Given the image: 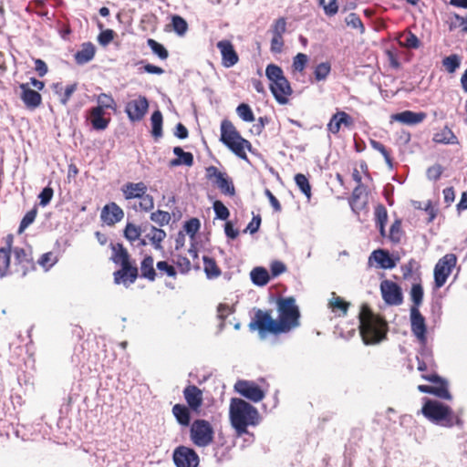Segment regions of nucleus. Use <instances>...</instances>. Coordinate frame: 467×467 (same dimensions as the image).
<instances>
[{"label":"nucleus","mask_w":467,"mask_h":467,"mask_svg":"<svg viewBox=\"0 0 467 467\" xmlns=\"http://www.w3.org/2000/svg\"><path fill=\"white\" fill-rule=\"evenodd\" d=\"M265 76L270 81L269 88L275 100L282 105L287 104L293 89L283 69L275 64H269L265 68Z\"/></svg>","instance_id":"obj_7"},{"label":"nucleus","mask_w":467,"mask_h":467,"mask_svg":"<svg viewBox=\"0 0 467 467\" xmlns=\"http://www.w3.org/2000/svg\"><path fill=\"white\" fill-rule=\"evenodd\" d=\"M359 333L364 344L375 345L387 337L389 330L387 321L375 314L368 304H363L358 314Z\"/></svg>","instance_id":"obj_2"},{"label":"nucleus","mask_w":467,"mask_h":467,"mask_svg":"<svg viewBox=\"0 0 467 467\" xmlns=\"http://www.w3.org/2000/svg\"><path fill=\"white\" fill-rule=\"evenodd\" d=\"M342 126L347 129L352 128L354 126V119L347 112L338 110L332 115L327 127L329 132L337 135L340 131Z\"/></svg>","instance_id":"obj_21"},{"label":"nucleus","mask_w":467,"mask_h":467,"mask_svg":"<svg viewBox=\"0 0 467 467\" xmlns=\"http://www.w3.org/2000/svg\"><path fill=\"white\" fill-rule=\"evenodd\" d=\"M171 26L173 30L179 36H183L188 30V24L186 20L178 15H174L171 17Z\"/></svg>","instance_id":"obj_47"},{"label":"nucleus","mask_w":467,"mask_h":467,"mask_svg":"<svg viewBox=\"0 0 467 467\" xmlns=\"http://www.w3.org/2000/svg\"><path fill=\"white\" fill-rule=\"evenodd\" d=\"M236 113L245 122H253L254 120V115L252 109L246 103L239 104L236 108Z\"/></svg>","instance_id":"obj_48"},{"label":"nucleus","mask_w":467,"mask_h":467,"mask_svg":"<svg viewBox=\"0 0 467 467\" xmlns=\"http://www.w3.org/2000/svg\"><path fill=\"white\" fill-rule=\"evenodd\" d=\"M250 277L252 282L258 286H264L267 285L270 280V275L268 271L262 266L254 267L250 273Z\"/></svg>","instance_id":"obj_36"},{"label":"nucleus","mask_w":467,"mask_h":467,"mask_svg":"<svg viewBox=\"0 0 467 467\" xmlns=\"http://www.w3.org/2000/svg\"><path fill=\"white\" fill-rule=\"evenodd\" d=\"M173 153L177 158L172 159L170 161L171 167H176L185 165L191 167L193 165V155L191 152L184 151L181 147L177 146L173 148Z\"/></svg>","instance_id":"obj_27"},{"label":"nucleus","mask_w":467,"mask_h":467,"mask_svg":"<svg viewBox=\"0 0 467 467\" xmlns=\"http://www.w3.org/2000/svg\"><path fill=\"white\" fill-rule=\"evenodd\" d=\"M37 214V209L33 208L30 211H28L25 216L22 218L20 222V225L18 228V233H23L36 219Z\"/></svg>","instance_id":"obj_56"},{"label":"nucleus","mask_w":467,"mask_h":467,"mask_svg":"<svg viewBox=\"0 0 467 467\" xmlns=\"http://www.w3.org/2000/svg\"><path fill=\"white\" fill-rule=\"evenodd\" d=\"M373 258L375 262H377L381 268L384 269H391L395 266L394 260L389 256V254L388 251L379 249L374 251L371 254V256L369 259Z\"/></svg>","instance_id":"obj_33"},{"label":"nucleus","mask_w":467,"mask_h":467,"mask_svg":"<svg viewBox=\"0 0 467 467\" xmlns=\"http://www.w3.org/2000/svg\"><path fill=\"white\" fill-rule=\"evenodd\" d=\"M369 143L374 150L379 151L383 155L386 162L391 165L392 158L390 156V152L387 150V148L381 142L376 140H370Z\"/></svg>","instance_id":"obj_58"},{"label":"nucleus","mask_w":467,"mask_h":467,"mask_svg":"<svg viewBox=\"0 0 467 467\" xmlns=\"http://www.w3.org/2000/svg\"><path fill=\"white\" fill-rule=\"evenodd\" d=\"M13 234H7L5 238V245L0 248V276H5L11 272V248L13 245Z\"/></svg>","instance_id":"obj_24"},{"label":"nucleus","mask_w":467,"mask_h":467,"mask_svg":"<svg viewBox=\"0 0 467 467\" xmlns=\"http://www.w3.org/2000/svg\"><path fill=\"white\" fill-rule=\"evenodd\" d=\"M172 458L176 467H198L200 462L197 452L183 445L174 450Z\"/></svg>","instance_id":"obj_13"},{"label":"nucleus","mask_w":467,"mask_h":467,"mask_svg":"<svg viewBox=\"0 0 467 467\" xmlns=\"http://www.w3.org/2000/svg\"><path fill=\"white\" fill-rule=\"evenodd\" d=\"M112 250L111 261L120 268L113 273L114 283L128 286L135 283L139 277V269L136 261L133 260L129 251L120 243L110 244Z\"/></svg>","instance_id":"obj_4"},{"label":"nucleus","mask_w":467,"mask_h":467,"mask_svg":"<svg viewBox=\"0 0 467 467\" xmlns=\"http://www.w3.org/2000/svg\"><path fill=\"white\" fill-rule=\"evenodd\" d=\"M175 264L182 274H186L191 270V262L185 256L178 255Z\"/></svg>","instance_id":"obj_64"},{"label":"nucleus","mask_w":467,"mask_h":467,"mask_svg":"<svg viewBox=\"0 0 467 467\" xmlns=\"http://www.w3.org/2000/svg\"><path fill=\"white\" fill-rule=\"evenodd\" d=\"M183 396L189 408L194 412H199L203 402L202 390L195 385H188L183 389Z\"/></svg>","instance_id":"obj_23"},{"label":"nucleus","mask_w":467,"mask_h":467,"mask_svg":"<svg viewBox=\"0 0 467 467\" xmlns=\"http://www.w3.org/2000/svg\"><path fill=\"white\" fill-rule=\"evenodd\" d=\"M278 317L274 319L272 310L257 309L250 321L248 327L257 331L261 338L267 335L279 336L286 334L300 326V310L293 296L278 297L276 299Z\"/></svg>","instance_id":"obj_1"},{"label":"nucleus","mask_w":467,"mask_h":467,"mask_svg":"<svg viewBox=\"0 0 467 467\" xmlns=\"http://www.w3.org/2000/svg\"><path fill=\"white\" fill-rule=\"evenodd\" d=\"M295 182L303 194L309 200L311 198V185L305 174L297 173L295 175Z\"/></svg>","instance_id":"obj_40"},{"label":"nucleus","mask_w":467,"mask_h":467,"mask_svg":"<svg viewBox=\"0 0 467 467\" xmlns=\"http://www.w3.org/2000/svg\"><path fill=\"white\" fill-rule=\"evenodd\" d=\"M319 5L327 16H334L338 12L337 0H319Z\"/></svg>","instance_id":"obj_55"},{"label":"nucleus","mask_w":467,"mask_h":467,"mask_svg":"<svg viewBox=\"0 0 467 467\" xmlns=\"http://www.w3.org/2000/svg\"><path fill=\"white\" fill-rule=\"evenodd\" d=\"M21 90L19 98L28 110H35L42 104L41 94L30 88L29 83L19 84Z\"/></svg>","instance_id":"obj_19"},{"label":"nucleus","mask_w":467,"mask_h":467,"mask_svg":"<svg viewBox=\"0 0 467 467\" xmlns=\"http://www.w3.org/2000/svg\"><path fill=\"white\" fill-rule=\"evenodd\" d=\"M150 122L152 127V136L160 138L162 136V114L160 110H156L151 114Z\"/></svg>","instance_id":"obj_39"},{"label":"nucleus","mask_w":467,"mask_h":467,"mask_svg":"<svg viewBox=\"0 0 467 467\" xmlns=\"http://www.w3.org/2000/svg\"><path fill=\"white\" fill-rule=\"evenodd\" d=\"M410 299L413 303L411 307H416L419 309V306L421 305L423 301V288L422 285L418 284H413L410 289Z\"/></svg>","instance_id":"obj_42"},{"label":"nucleus","mask_w":467,"mask_h":467,"mask_svg":"<svg viewBox=\"0 0 467 467\" xmlns=\"http://www.w3.org/2000/svg\"><path fill=\"white\" fill-rule=\"evenodd\" d=\"M286 30V21L285 18L280 17L276 19L272 26V31L274 36H282Z\"/></svg>","instance_id":"obj_63"},{"label":"nucleus","mask_w":467,"mask_h":467,"mask_svg":"<svg viewBox=\"0 0 467 467\" xmlns=\"http://www.w3.org/2000/svg\"><path fill=\"white\" fill-rule=\"evenodd\" d=\"M461 65V57L452 54L442 59V66L448 73H454Z\"/></svg>","instance_id":"obj_43"},{"label":"nucleus","mask_w":467,"mask_h":467,"mask_svg":"<svg viewBox=\"0 0 467 467\" xmlns=\"http://www.w3.org/2000/svg\"><path fill=\"white\" fill-rule=\"evenodd\" d=\"M213 210H214V213L216 214V217L221 219V220H227L229 215H230V212L228 210V208L221 202V201H215L213 202Z\"/></svg>","instance_id":"obj_59"},{"label":"nucleus","mask_w":467,"mask_h":467,"mask_svg":"<svg viewBox=\"0 0 467 467\" xmlns=\"http://www.w3.org/2000/svg\"><path fill=\"white\" fill-rule=\"evenodd\" d=\"M346 24L352 27L358 29L360 34H363L365 32V26L363 25V22L361 21L358 15L356 13H350L346 18H345Z\"/></svg>","instance_id":"obj_54"},{"label":"nucleus","mask_w":467,"mask_h":467,"mask_svg":"<svg viewBox=\"0 0 467 467\" xmlns=\"http://www.w3.org/2000/svg\"><path fill=\"white\" fill-rule=\"evenodd\" d=\"M380 292L384 302L389 306H400L403 302V295L400 286L390 280H383L380 283Z\"/></svg>","instance_id":"obj_14"},{"label":"nucleus","mask_w":467,"mask_h":467,"mask_svg":"<svg viewBox=\"0 0 467 467\" xmlns=\"http://www.w3.org/2000/svg\"><path fill=\"white\" fill-rule=\"evenodd\" d=\"M153 257L151 255H145L140 262V275L141 278L147 279L150 282H153L156 279L157 273L153 266Z\"/></svg>","instance_id":"obj_30"},{"label":"nucleus","mask_w":467,"mask_h":467,"mask_svg":"<svg viewBox=\"0 0 467 467\" xmlns=\"http://www.w3.org/2000/svg\"><path fill=\"white\" fill-rule=\"evenodd\" d=\"M106 115V110L101 109L100 107H92L88 110V119L90 121V124L94 130H104L108 128L111 120L110 116Z\"/></svg>","instance_id":"obj_22"},{"label":"nucleus","mask_w":467,"mask_h":467,"mask_svg":"<svg viewBox=\"0 0 467 467\" xmlns=\"http://www.w3.org/2000/svg\"><path fill=\"white\" fill-rule=\"evenodd\" d=\"M171 219V214L168 212L162 210H157L150 214V220L157 223L159 226L167 225Z\"/></svg>","instance_id":"obj_49"},{"label":"nucleus","mask_w":467,"mask_h":467,"mask_svg":"<svg viewBox=\"0 0 467 467\" xmlns=\"http://www.w3.org/2000/svg\"><path fill=\"white\" fill-rule=\"evenodd\" d=\"M96 53L95 46L91 42L83 43L80 50L75 54L77 64L83 65L93 59Z\"/></svg>","instance_id":"obj_29"},{"label":"nucleus","mask_w":467,"mask_h":467,"mask_svg":"<svg viewBox=\"0 0 467 467\" xmlns=\"http://www.w3.org/2000/svg\"><path fill=\"white\" fill-rule=\"evenodd\" d=\"M205 177L211 181L220 192L230 197H234L236 193L235 187L232 178L223 171H219L215 166H209L205 168Z\"/></svg>","instance_id":"obj_10"},{"label":"nucleus","mask_w":467,"mask_h":467,"mask_svg":"<svg viewBox=\"0 0 467 467\" xmlns=\"http://www.w3.org/2000/svg\"><path fill=\"white\" fill-rule=\"evenodd\" d=\"M329 307L333 312L339 310L341 311L342 315L345 316L348 310L349 303L344 301L340 296H335L330 300Z\"/></svg>","instance_id":"obj_53"},{"label":"nucleus","mask_w":467,"mask_h":467,"mask_svg":"<svg viewBox=\"0 0 467 467\" xmlns=\"http://www.w3.org/2000/svg\"><path fill=\"white\" fill-rule=\"evenodd\" d=\"M433 140L437 143H442V144L458 143L457 137L447 127H444L441 131L435 133L433 136Z\"/></svg>","instance_id":"obj_38"},{"label":"nucleus","mask_w":467,"mask_h":467,"mask_svg":"<svg viewBox=\"0 0 467 467\" xmlns=\"http://www.w3.org/2000/svg\"><path fill=\"white\" fill-rule=\"evenodd\" d=\"M457 264V256L454 254H446L434 267V284L436 288L443 286Z\"/></svg>","instance_id":"obj_12"},{"label":"nucleus","mask_w":467,"mask_h":467,"mask_svg":"<svg viewBox=\"0 0 467 467\" xmlns=\"http://www.w3.org/2000/svg\"><path fill=\"white\" fill-rule=\"evenodd\" d=\"M124 237L129 240L130 243H133L140 239L141 234L140 227L131 223H128L124 228Z\"/></svg>","instance_id":"obj_44"},{"label":"nucleus","mask_w":467,"mask_h":467,"mask_svg":"<svg viewBox=\"0 0 467 467\" xmlns=\"http://www.w3.org/2000/svg\"><path fill=\"white\" fill-rule=\"evenodd\" d=\"M426 118L425 112H413L411 110H405L400 113L393 114L391 119L393 120L401 122L407 125H415L422 122Z\"/></svg>","instance_id":"obj_26"},{"label":"nucleus","mask_w":467,"mask_h":467,"mask_svg":"<svg viewBox=\"0 0 467 467\" xmlns=\"http://www.w3.org/2000/svg\"><path fill=\"white\" fill-rule=\"evenodd\" d=\"M410 328L418 341L421 345H425L427 343V326L425 317L416 307H410Z\"/></svg>","instance_id":"obj_16"},{"label":"nucleus","mask_w":467,"mask_h":467,"mask_svg":"<svg viewBox=\"0 0 467 467\" xmlns=\"http://www.w3.org/2000/svg\"><path fill=\"white\" fill-rule=\"evenodd\" d=\"M375 215H376V221H377V224L379 225L380 234L382 235H384L385 223H387V220H388V213H387L386 208L383 205L378 206L376 209V212H375Z\"/></svg>","instance_id":"obj_52"},{"label":"nucleus","mask_w":467,"mask_h":467,"mask_svg":"<svg viewBox=\"0 0 467 467\" xmlns=\"http://www.w3.org/2000/svg\"><path fill=\"white\" fill-rule=\"evenodd\" d=\"M153 247L157 250L161 249V243L166 238V233L161 228L150 226L149 233L145 236Z\"/></svg>","instance_id":"obj_34"},{"label":"nucleus","mask_w":467,"mask_h":467,"mask_svg":"<svg viewBox=\"0 0 467 467\" xmlns=\"http://www.w3.org/2000/svg\"><path fill=\"white\" fill-rule=\"evenodd\" d=\"M202 260L203 271L209 279L217 278L221 275L222 271L218 266L215 259L209 256H203Z\"/></svg>","instance_id":"obj_37"},{"label":"nucleus","mask_w":467,"mask_h":467,"mask_svg":"<svg viewBox=\"0 0 467 467\" xmlns=\"http://www.w3.org/2000/svg\"><path fill=\"white\" fill-rule=\"evenodd\" d=\"M51 88L54 94L58 98L59 102L66 106L73 93L77 90L78 84L73 83L65 87L62 82H57L53 83Z\"/></svg>","instance_id":"obj_25"},{"label":"nucleus","mask_w":467,"mask_h":467,"mask_svg":"<svg viewBox=\"0 0 467 467\" xmlns=\"http://www.w3.org/2000/svg\"><path fill=\"white\" fill-rule=\"evenodd\" d=\"M229 418L231 425L238 437L247 434L249 426H257L261 421V416L257 409L239 398L231 399Z\"/></svg>","instance_id":"obj_3"},{"label":"nucleus","mask_w":467,"mask_h":467,"mask_svg":"<svg viewBox=\"0 0 467 467\" xmlns=\"http://www.w3.org/2000/svg\"><path fill=\"white\" fill-rule=\"evenodd\" d=\"M234 390L254 402H259L265 398V392L253 381L240 379L234 384Z\"/></svg>","instance_id":"obj_15"},{"label":"nucleus","mask_w":467,"mask_h":467,"mask_svg":"<svg viewBox=\"0 0 467 467\" xmlns=\"http://www.w3.org/2000/svg\"><path fill=\"white\" fill-rule=\"evenodd\" d=\"M364 192L365 187L363 184L357 185L352 192V195L349 200V204L352 210L357 213H358L361 210H363L366 207V198L364 200H361V197L364 194Z\"/></svg>","instance_id":"obj_31"},{"label":"nucleus","mask_w":467,"mask_h":467,"mask_svg":"<svg viewBox=\"0 0 467 467\" xmlns=\"http://www.w3.org/2000/svg\"><path fill=\"white\" fill-rule=\"evenodd\" d=\"M161 274L164 273L170 277H176L177 272L173 265H169L166 261H159L156 265Z\"/></svg>","instance_id":"obj_61"},{"label":"nucleus","mask_w":467,"mask_h":467,"mask_svg":"<svg viewBox=\"0 0 467 467\" xmlns=\"http://www.w3.org/2000/svg\"><path fill=\"white\" fill-rule=\"evenodd\" d=\"M57 262V257L53 252L43 254L37 260V264L45 270L50 269Z\"/></svg>","instance_id":"obj_50"},{"label":"nucleus","mask_w":467,"mask_h":467,"mask_svg":"<svg viewBox=\"0 0 467 467\" xmlns=\"http://www.w3.org/2000/svg\"><path fill=\"white\" fill-rule=\"evenodd\" d=\"M422 415L431 422L444 428H462L464 421L449 405L427 399L421 407Z\"/></svg>","instance_id":"obj_5"},{"label":"nucleus","mask_w":467,"mask_h":467,"mask_svg":"<svg viewBox=\"0 0 467 467\" xmlns=\"http://www.w3.org/2000/svg\"><path fill=\"white\" fill-rule=\"evenodd\" d=\"M124 211L115 202H110L103 206L100 212V220L108 226H113L122 221Z\"/></svg>","instance_id":"obj_18"},{"label":"nucleus","mask_w":467,"mask_h":467,"mask_svg":"<svg viewBox=\"0 0 467 467\" xmlns=\"http://www.w3.org/2000/svg\"><path fill=\"white\" fill-rule=\"evenodd\" d=\"M148 46L150 47L152 52L157 55L161 59H166L169 57L167 49L159 42L152 38L147 40Z\"/></svg>","instance_id":"obj_51"},{"label":"nucleus","mask_w":467,"mask_h":467,"mask_svg":"<svg viewBox=\"0 0 467 467\" xmlns=\"http://www.w3.org/2000/svg\"><path fill=\"white\" fill-rule=\"evenodd\" d=\"M401 234V222L400 220H396L390 226L389 238L394 243H400Z\"/></svg>","instance_id":"obj_60"},{"label":"nucleus","mask_w":467,"mask_h":467,"mask_svg":"<svg viewBox=\"0 0 467 467\" xmlns=\"http://www.w3.org/2000/svg\"><path fill=\"white\" fill-rule=\"evenodd\" d=\"M98 105L96 107H100L101 109L107 110V109H116V102L113 99V97L109 94L106 93H100L97 98Z\"/></svg>","instance_id":"obj_41"},{"label":"nucleus","mask_w":467,"mask_h":467,"mask_svg":"<svg viewBox=\"0 0 467 467\" xmlns=\"http://www.w3.org/2000/svg\"><path fill=\"white\" fill-rule=\"evenodd\" d=\"M134 199L139 200L138 204L132 206L135 211L148 213L154 208V199L147 191L140 192L133 197V200Z\"/></svg>","instance_id":"obj_28"},{"label":"nucleus","mask_w":467,"mask_h":467,"mask_svg":"<svg viewBox=\"0 0 467 467\" xmlns=\"http://www.w3.org/2000/svg\"><path fill=\"white\" fill-rule=\"evenodd\" d=\"M149 109V102L146 97L139 96L129 101L125 108L129 119L131 121H140L143 119Z\"/></svg>","instance_id":"obj_17"},{"label":"nucleus","mask_w":467,"mask_h":467,"mask_svg":"<svg viewBox=\"0 0 467 467\" xmlns=\"http://www.w3.org/2000/svg\"><path fill=\"white\" fill-rule=\"evenodd\" d=\"M200 226V221L197 218H192L185 223L183 228L187 234L192 237H194L195 234L199 231Z\"/></svg>","instance_id":"obj_62"},{"label":"nucleus","mask_w":467,"mask_h":467,"mask_svg":"<svg viewBox=\"0 0 467 467\" xmlns=\"http://www.w3.org/2000/svg\"><path fill=\"white\" fill-rule=\"evenodd\" d=\"M401 40L400 44L407 48H418L420 47V40L415 34L409 31L400 36Z\"/></svg>","instance_id":"obj_45"},{"label":"nucleus","mask_w":467,"mask_h":467,"mask_svg":"<svg viewBox=\"0 0 467 467\" xmlns=\"http://www.w3.org/2000/svg\"><path fill=\"white\" fill-rule=\"evenodd\" d=\"M220 130V140L237 157L247 160L246 150H252V144L242 137L233 122L226 119L222 120Z\"/></svg>","instance_id":"obj_6"},{"label":"nucleus","mask_w":467,"mask_h":467,"mask_svg":"<svg viewBox=\"0 0 467 467\" xmlns=\"http://www.w3.org/2000/svg\"><path fill=\"white\" fill-rule=\"evenodd\" d=\"M308 62L307 55L304 53H298L293 59V68L295 71L303 72Z\"/></svg>","instance_id":"obj_57"},{"label":"nucleus","mask_w":467,"mask_h":467,"mask_svg":"<svg viewBox=\"0 0 467 467\" xmlns=\"http://www.w3.org/2000/svg\"><path fill=\"white\" fill-rule=\"evenodd\" d=\"M190 439L196 447H208L214 440V430L212 424L206 420H193L190 427Z\"/></svg>","instance_id":"obj_8"},{"label":"nucleus","mask_w":467,"mask_h":467,"mask_svg":"<svg viewBox=\"0 0 467 467\" xmlns=\"http://www.w3.org/2000/svg\"><path fill=\"white\" fill-rule=\"evenodd\" d=\"M421 378L428 380L435 385H419L418 390L422 393L432 394L440 399L451 400L452 399L451 394L448 389L447 382L437 374L431 375H421Z\"/></svg>","instance_id":"obj_11"},{"label":"nucleus","mask_w":467,"mask_h":467,"mask_svg":"<svg viewBox=\"0 0 467 467\" xmlns=\"http://www.w3.org/2000/svg\"><path fill=\"white\" fill-rule=\"evenodd\" d=\"M190 408L182 404H175L172 407V414L182 426H189L191 421Z\"/></svg>","instance_id":"obj_35"},{"label":"nucleus","mask_w":467,"mask_h":467,"mask_svg":"<svg viewBox=\"0 0 467 467\" xmlns=\"http://www.w3.org/2000/svg\"><path fill=\"white\" fill-rule=\"evenodd\" d=\"M222 56V65L224 67H232L239 61V56L230 40H221L216 45Z\"/></svg>","instance_id":"obj_20"},{"label":"nucleus","mask_w":467,"mask_h":467,"mask_svg":"<svg viewBox=\"0 0 467 467\" xmlns=\"http://www.w3.org/2000/svg\"><path fill=\"white\" fill-rule=\"evenodd\" d=\"M330 71H331V65L329 62H322V63L317 65V67L314 69L315 79L317 81L325 80L330 74Z\"/></svg>","instance_id":"obj_46"},{"label":"nucleus","mask_w":467,"mask_h":467,"mask_svg":"<svg viewBox=\"0 0 467 467\" xmlns=\"http://www.w3.org/2000/svg\"><path fill=\"white\" fill-rule=\"evenodd\" d=\"M121 192L126 201L133 200V197L142 191H148L147 185L142 182H127L122 185Z\"/></svg>","instance_id":"obj_32"},{"label":"nucleus","mask_w":467,"mask_h":467,"mask_svg":"<svg viewBox=\"0 0 467 467\" xmlns=\"http://www.w3.org/2000/svg\"><path fill=\"white\" fill-rule=\"evenodd\" d=\"M11 253L14 255L13 264L11 265L13 270L11 272L23 277L36 269L31 248L26 249L16 246L13 249L11 248Z\"/></svg>","instance_id":"obj_9"}]
</instances>
